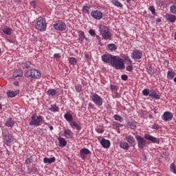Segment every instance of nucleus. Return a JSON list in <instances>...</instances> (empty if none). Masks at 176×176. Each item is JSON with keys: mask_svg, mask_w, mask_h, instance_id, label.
<instances>
[{"mask_svg": "<svg viewBox=\"0 0 176 176\" xmlns=\"http://www.w3.org/2000/svg\"><path fill=\"white\" fill-rule=\"evenodd\" d=\"M156 21H157V23H162V19H157Z\"/></svg>", "mask_w": 176, "mask_h": 176, "instance_id": "nucleus-59", "label": "nucleus"}, {"mask_svg": "<svg viewBox=\"0 0 176 176\" xmlns=\"http://www.w3.org/2000/svg\"><path fill=\"white\" fill-rule=\"evenodd\" d=\"M91 152L89 148H82L80 150V155L81 159H86L87 155H90Z\"/></svg>", "mask_w": 176, "mask_h": 176, "instance_id": "nucleus-15", "label": "nucleus"}, {"mask_svg": "<svg viewBox=\"0 0 176 176\" xmlns=\"http://www.w3.org/2000/svg\"><path fill=\"white\" fill-rule=\"evenodd\" d=\"M54 28L56 31H65L67 30V25L63 21H57L54 24Z\"/></svg>", "mask_w": 176, "mask_h": 176, "instance_id": "nucleus-6", "label": "nucleus"}, {"mask_svg": "<svg viewBox=\"0 0 176 176\" xmlns=\"http://www.w3.org/2000/svg\"><path fill=\"white\" fill-rule=\"evenodd\" d=\"M65 137L66 138H71L72 137V132L69 129H66L64 131Z\"/></svg>", "mask_w": 176, "mask_h": 176, "instance_id": "nucleus-30", "label": "nucleus"}, {"mask_svg": "<svg viewBox=\"0 0 176 176\" xmlns=\"http://www.w3.org/2000/svg\"><path fill=\"white\" fill-rule=\"evenodd\" d=\"M127 126H129V127H130V129H131L132 130H134L135 129V127H137L135 126V124H134V122H128Z\"/></svg>", "mask_w": 176, "mask_h": 176, "instance_id": "nucleus-40", "label": "nucleus"}, {"mask_svg": "<svg viewBox=\"0 0 176 176\" xmlns=\"http://www.w3.org/2000/svg\"><path fill=\"white\" fill-rule=\"evenodd\" d=\"M126 140L131 145H134V144H135V139L131 135H127Z\"/></svg>", "mask_w": 176, "mask_h": 176, "instance_id": "nucleus-19", "label": "nucleus"}, {"mask_svg": "<svg viewBox=\"0 0 176 176\" xmlns=\"http://www.w3.org/2000/svg\"><path fill=\"white\" fill-rule=\"evenodd\" d=\"M170 10L171 13H173V14H176V6L175 5L171 6L170 8Z\"/></svg>", "mask_w": 176, "mask_h": 176, "instance_id": "nucleus-44", "label": "nucleus"}, {"mask_svg": "<svg viewBox=\"0 0 176 176\" xmlns=\"http://www.w3.org/2000/svg\"><path fill=\"white\" fill-rule=\"evenodd\" d=\"M96 38L98 41V42H101V38L100 36L96 34Z\"/></svg>", "mask_w": 176, "mask_h": 176, "instance_id": "nucleus-55", "label": "nucleus"}, {"mask_svg": "<svg viewBox=\"0 0 176 176\" xmlns=\"http://www.w3.org/2000/svg\"><path fill=\"white\" fill-rule=\"evenodd\" d=\"M114 126H116V127H120V124L116 122V123L114 124Z\"/></svg>", "mask_w": 176, "mask_h": 176, "instance_id": "nucleus-58", "label": "nucleus"}, {"mask_svg": "<svg viewBox=\"0 0 176 176\" xmlns=\"http://www.w3.org/2000/svg\"><path fill=\"white\" fill-rule=\"evenodd\" d=\"M99 31L102 36V39L105 41H111L112 38V34L109 32V28L105 25H100L99 28Z\"/></svg>", "mask_w": 176, "mask_h": 176, "instance_id": "nucleus-2", "label": "nucleus"}, {"mask_svg": "<svg viewBox=\"0 0 176 176\" xmlns=\"http://www.w3.org/2000/svg\"><path fill=\"white\" fill-rule=\"evenodd\" d=\"M133 69V63L126 67V71H131Z\"/></svg>", "mask_w": 176, "mask_h": 176, "instance_id": "nucleus-51", "label": "nucleus"}, {"mask_svg": "<svg viewBox=\"0 0 176 176\" xmlns=\"http://www.w3.org/2000/svg\"><path fill=\"white\" fill-rule=\"evenodd\" d=\"M76 91H78V92L82 91V85H76Z\"/></svg>", "mask_w": 176, "mask_h": 176, "instance_id": "nucleus-50", "label": "nucleus"}, {"mask_svg": "<svg viewBox=\"0 0 176 176\" xmlns=\"http://www.w3.org/2000/svg\"><path fill=\"white\" fill-rule=\"evenodd\" d=\"M133 60H141L142 58V52L138 50H135L131 54Z\"/></svg>", "mask_w": 176, "mask_h": 176, "instance_id": "nucleus-8", "label": "nucleus"}, {"mask_svg": "<svg viewBox=\"0 0 176 176\" xmlns=\"http://www.w3.org/2000/svg\"><path fill=\"white\" fill-rule=\"evenodd\" d=\"M91 98L93 102H94V104H96L98 107H101V105H102V98L100 96H98V94H93L91 96Z\"/></svg>", "mask_w": 176, "mask_h": 176, "instance_id": "nucleus-7", "label": "nucleus"}, {"mask_svg": "<svg viewBox=\"0 0 176 176\" xmlns=\"http://www.w3.org/2000/svg\"><path fill=\"white\" fill-rule=\"evenodd\" d=\"M70 126H71V127L73 128L74 130H75V129H76V130H78V131L82 129V127H80V126H79V125L78 124V123H76V122H75V121H72V122H70Z\"/></svg>", "mask_w": 176, "mask_h": 176, "instance_id": "nucleus-20", "label": "nucleus"}, {"mask_svg": "<svg viewBox=\"0 0 176 176\" xmlns=\"http://www.w3.org/2000/svg\"><path fill=\"white\" fill-rule=\"evenodd\" d=\"M152 129H153L154 130H159V125L154 124L152 126Z\"/></svg>", "mask_w": 176, "mask_h": 176, "instance_id": "nucleus-53", "label": "nucleus"}, {"mask_svg": "<svg viewBox=\"0 0 176 176\" xmlns=\"http://www.w3.org/2000/svg\"><path fill=\"white\" fill-rule=\"evenodd\" d=\"M111 64L116 69H124V62L118 56H113Z\"/></svg>", "mask_w": 176, "mask_h": 176, "instance_id": "nucleus-1", "label": "nucleus"}, {"mask_svg": "<svg viewBox=\"0 0 176 176\" xmlns=\"http://www.w3.org/2000/svg\"><path fill=\"white\" fill-rule=\"evenodd\" d=\"M173 118V116L170 111H166L162 115V119L164 120V122L172 120Z\"/></svg>", "mask_w": 176, "mask_h": 176, "instance_id": "nucleus-13", "label": "nucleus"}, {"mask_svg": "<svg viewBox=\"0 0 176 176\" xmlns=\"http://www.w3.org/2000/svg\"><path fill=\"white\" fill-rule=\"evenodd\" d=\"M42 116L34 115L32 116V120L30 122V126H34L35 127H38L41 126V122H42Z\"/></svg>", "mask_w": 176, "mask_h": 176, "instance_id": "nucleus-5", "label": "nucleus"}, {"mask_svg": "<svg viewBox=\"0 0 176 176\" xmlns=\"http://www.w3.org/2000/svg\"><path fill=\"white\" fill-rule=\"evenodd\" d=\"M170 170L172 173H173L174 174H176V166L175 165L172 163L170 166Z\"/></svg>", "mask_w": 176, "mask_h": 176, "instance_id": "nucleus-39", "label": "nucleus"}, {"mask_svg": "<svg viewBox=\"0 0 176 176\" xmlns=\"http://www.w3.org/2000/svg\"><path fill=\"white\" fill-rule=\"evenodd\" d=\"M127 3H130V0H126Z\"/></svg>", "mask_w": 176, "mask_h": 176, "instance_id": "nucleus-64", "label": "nucleus"}, {"mask_svg": "<svg viewBox=\"0 0 176 176\" xmlns=\"http://www.w3.org/2000/svg\"><path fill=\"white\" fill-rule=\"evenodd\" d=\"M121 79H122V80H127V79H128L127 75H126V74L122 75V76H121Z\"/></svg>", "mask_w": 176, "mask_h": 176, "instance_id": "nucleus-52", "label": "nucleus"}, {"mask_svg": "<svg viewBox=\"0 0 176 176\" xmlns=\"http://www.w3.org/2000/svg\"><path fill=\"white\" fill-rule=\"evenodd\" d=\"M69 63L71 64V65H76V63H78V60H76V58L74 57H70L69 58Z\"/></svg>", "mask_w": 176, "mask_h": 176, "instance_id": "nucleus-31", "label": "nucleus"}, {"mask_svg": "<svg viewBox=\"0 0 176 176\" xmlns=\"http://www.w3.org/2000/svg\"><path fill=\"white\" fill-rule=\"evenodd\" d=\"M156 5L158 8H162V6H164L166 3H164V1H163L162 0H157Z\"/></svg>", "mask_w": 176, "mask_h": 176, "instance_id": "nucleus-37", "label": "nucleus"}, {"mask_svg": "<svg viewBox=\"0 0 176 176\" xmlns=\"http://www.w3.org/2000/svg\"><path fill=\"white\" fill-rule=\"evenodd\" d=\"M174 76H175V73H174L172 71H168V74H167L168 79L171 80L174 78Z\"/></svg>", "mask_w": 176, "mask_h": 176, "instance_id": "nucleus-36", "label": "nucleus"}, {"mask_svg": "<svg viewBox=\"0 0 176 176\" xmlns=\"http://www.w3.org/2000/svg\"><path fill=\"white\" fill-rule=\"evenodd\" d=\"M89 33L91 36H96V31L94 30L90 29Z\"/></svg>", "mask_w": 176, "mask_h": 176, "instance_id": "nucleus-47", "label": "nucleus"}, {"mask_svg": "<svg viewBox=\"0 0 176 176\" xmlns=\"http://www.w3.org/2000/svg\"><path fill=\"white\" fill-rule=\"evenodd\" d=\"M82 10L84 12V13H87V14H90V7L89 6H84L82 8Z\"/></svg>", "mask_w": 176, "mask_h": 176, "instance_id": "nucleus-38", "label": "nucleus"}, {"mask_svg": "<svg viewBox=\"0 0 176 176\" xmlns=\"http://www.w3.org/2000/svg\"><path fill=\"white\" fill-rule=\"evenodd\" d=\"M36 30L38 31H41L43 32V31H46V28L47 27V23H46V20L45 19L40 17L36 23Z\"/></svg>", "mask_w": 176, "mask_h": 176, "instance_id": "nucleus-4", "label": "nucleus"}, {"mask_svg": "<svg viewBox=\"0 0 176 176\" xmlns=\"http://www.w3.org/2000/svg\"><path fill=\"white\" fill-rule=\"evenodd\" d=\"M107 46L109 49L111 50V52H113L116 50V49H118V47L116 46V45L113 43L109 44Z\"/></svg>", "mask_w": 176, "mask_h": 176, "instance_id": "nucleus-32", "label": "nucleus"}, {"mask_svg": "<svg viewBox=\"0 0 176 176\" xmlns=\"http://www.w3.org/2000/svg\"><path fill=\"white\" fill-rule=\"evenodd\" d=\"M122 57L124 58V60H125V61H126L128 65H131V64H133V60H131L130 56L123 54Z\"/></svg>", "mask_w": 176, "mask_h": 176, "instance_id": "nucleus-24", "label": "nucleus"}, {"mask_svg": "<svg viewBox=\"0 0 176 176\" xmlns=\"http://www.w3.org/2000/svg\"><path fill=\"white\" fill-rule=\"evenodd\" d=\"M112 58H113V56L111 54H104L102 56V60L104 63H107V64H111L112 62Z\"/></svg>", "mask_w": 176, "mask_h": 176, "instance_id": "nucleus-14", "label": "nucleus"}, {"mask_svg": "<svg viewBox=\"0 0 176 176\" xmlns=\"http://www.w3.org/2000/svg\"><path fill=\"white\" fill-rule=\"evenodd\" d=\"M110 89H111V90H112V91H113L114 90H118L119 89V87H118L116 85H111Z\"/></svg>", "mask_w": 176, "mask_h": 176, "instance_id": "nucleus-48", "label": "nucleus"}, {"mask_svg": "<svg viewBox=\"0 0 176 176\" xmlns=\"http://www.w3.org/2000/svg\"><path fill=\"white\" fill-rule=\"evenodd\" d=\"M43 162L45 164L48 163L49 164H52V163H54V162H56V157H50V158L44 157Z\"/></svg>", "mask_w": 176, "mask_h": 176, "instance_id": "nucleus-21", "label": "nucleus"}, {"mask_svg": "<svg viewBox=\"0 0 176 176\" xmlns=\"http://www.w3.org/2000/svg\"><path fill=\"white\" fill-rule=\"evenodd\" d=\"M13 76L14 78H21L23 76V71L19 70V74L17 72L14 73Z\"/></svg>", "mask_w": 176, "mask_h": 176, "instance_id": "nucleus-41", "label": "nucleus"}, {"mask_svg": "<svg viewBox=\"0 0 176 176\" xmlns=\"http://www.w3.org/2000/svg\"><path fill=\"white\" fill-rule=\"evenodd\" d=\"M142 94H143V96H150V94H151V91H149V89H144L142 91Z\"/></svg>", "mask_w": 176, "mask_h": 176, "instance_id": "nucleus-42", "label": "nucleus"}, {"mask_svg": "<svg viewBox=\"0 0 176 176\" xmlns=\"http://www.w3.org/2000/svg\"><path fill=\"white\" fill-rule=\"evenodd\" d=\"M25 78H30L31 76L33 79H41V74L38 69H32L25 72Z\"/></svg>", "mask_w": 176, "mask_h": 176, "instance_id": "nucleus-3", "label": "nucleus"}, {"mask_svg": "<svg viewBox=\"0 0 176 176\" xmlns=\"http://www.w3.org/2000/svg\"><path fill=\"white\" fill-rule=\"evenodd\" d=\"M22 67L23 69H25V68H30V67H31V62L26 61L25 63H22Z\"/></svg>", "mask_w": 176, "mask_h": 176, "instance_id": "nucleus-35", "label": "nucleus"}, {"mask_svg": "<svg viewBox=\"0 0 176 176\" xmlns=\"http://www.w3.org/2000/svg\"><path fill=\"white\" fill-rule=\"evenodd\" d=\"M26 164H30V163H32V157H28L25 160Z\"/></svg>", "mask_w": 176, "mask_h": 176, "instance_id": "nucleus-49", "label": "nucleus"}, {"mask_svg": "<svg viewBox=\"0 0 176 176\" xmlns=\"http://www.w3.org/2000/svg\"><path fill=\"white\" fill-rule=\"evenodd\" d=\"M47 94L50 97H53V96H56L57 94V90L54 89H50L47 91Z\"/></svg>", "mask_w": 176, "mask_h": 176, "instance_id": "nucleus-26", "label": "nucleus"}, {"mask_svg": "<svg viewBox=\"0 0 176 176\" xmlns=\"http://www.w3.org/2000/svg\"><path fill=\"white\" fill-rule=\"evenodd\" d=\"M174 38L176 41V32L175 33Z\"/></svg>", "mask_w": 176, "mask_h": 176, "instance_id": "nucleus-63", "label": "nucleus"}, {"mask_svg": "<svg viewBox=\"0 0 176 176\" xmlns=\"http://www.w3.org/2000/svg\"><path fill=\"white\" fill-rule=\"evenodd\" d=\"M149 96L151 97V98H155V100H160V95L157 94L155 90L150 91Z\"/></svg>", "mask_w": 176, "mask_h": 176, "instance_id": "nucleus-18", "label": "nucleus"}, {"mask_svg": "<svg viewBox=\"0 0 176 176\" xmlns=\"http://www.w3.org/2000/svg\"><path fill=\"white\" fill-rule=\"evenodd\" d=\"M89 107H90L91 108H94V106H93V104H91V103H89Z\"/></svg>", "mask_w": 176, "mask_h": 176, "instance_id": "nucleus-60", "label": "nucleus"}, {"mask_svg": "<svg viewBox=\"0 0 176 176\" xmlns=\"http://www.w3.org/2000/svg\"><path fill=\"white\" fill-rule=\"evenodd\" d=\"M6 126L7 127H13V126H14V120H13L12 118H9L6 122Z\"/></svg>", "mask_w": 176, "mask_h": 176, "instance_id": "nucleus-27", "label": "nucleus"}, {"mask_svg": "<svg viewBox=\"0 0 176 176\" xmlns=\"http://www.w3.org/2000/svg\"><path fill=\"white\" fill-rule=\"evenodd\" d=\"M85 58H87V60H89V56L87 54H85Z\"/></svg>", "mask_w": 176, "mask_h": 176, "instance_id": "nucleus-61", "label": "nucleus"}, {"mask_svg": "<svg viewBox=\"0 0 176 176\" xmlns=\"http://www.w3.org/2000/svg\"><path fill=\"white\" fill-rule=\"evenodd\" d=\"M59 109L56 104L51 105V107L49 109L52 112H58Z\"/></svg>", "mask_w": 176, "mask_h": 176, "instance_id": "nucleus-33", "label": "nucleus"}, {"mask_svg": "<svg viewBox=\"0 0 176 176\" xmlns=\"http://www.w3.org/2000/svg\"><path fill=\"white\" fill-rule=\"evenodd\" d=\"M144 138L147 140V141L153 142V144H160V140H159V138H155L149 134H145Z\"/></svg>", "mask_w": 176, "mask_h": 176, "instance_id": "nucleus-11", "label": "nucleus"}, {"mask_svg": "<svg viewBox=\"0 0 176 176\" xmlns=\"http://www.w3.org/2000/svg\"><path fill=\"white\" fill-rule=\"evenodd\" d=\"M148 10L151 12L152 14H156V10L153 6H151L148 8Z\"/></svg>", "mask_w": 176, "mask_h": 176, "instance_id": "nucleus-45", "label": "nucleus"}, {"mask_svg": "<svg viewBox=\"0 0 176 176\" xmlns=\"http://www.w3.org/2000/svg\"><path fill=\"white\" fill-rule=\"evenodd\" d=\"M3 32L6 34V35H12V29H10L9 27L6 26L3 29Z\"/></svg>", "mask_w": 176, "mask_h": 176, "instance_id": "nucleus-29", "label": "nucleus"}, {"mask_svg": "<svg viewBox=\"0 0 176 176\" xmlns=\"http://www.w3.org/2000/svg\"><path fill=\"white\" fill-rule=\"evenodd\" d=\"M58 142H59V144H58L59 146H61L62 148H64V146L67 145V141L63 138L60 137L58 138Z\"/></svg>", "mask_w": 176, "mask_h": 176, "instance_id": "nucleus-25", "label": "nucleus"}, {"mask_svg": "<svg viewBox=\"0 0 176 176\" xmlns=\"http://www.w3.org/2000/svg\"><path fill=\"white\" fill-rule=\"evenodd\" d=\"M64 118L67 121V122H70V123L72 122V120H74V117H72V114L71 113H65L64 115Z\"/></svg>", "mask_w": 176, "mask_h": 176, "instance_id": "nucleus-28", "label": "nucleus"}, {"mask_svg": "<svg viewBox=\"0 0 176 176\" xmlns=\"http://www.w3.org/2000/svg\"><path fill=\"white\" fill-rule=\"evenodd\" d=\"M91 16L96 20H101L102 19V12L100 10H93L91 12Z\"/></svg>", "mask_w": 176, "mask_h": 176, "instance_id": "nucleus-10", "label": "nucleus"}, {"mask_svg": "<svg viewBox=\"0 0 176 176\" xmlns=\"http://www.w3.org/2000/svg\"><path fill=\"white\" fill-rule=\"evenodd\" d=\"M14 138L12 135H5L3 136V142L6 144L8 146L12 145V142L14 141Z\"/></svg>", "mask_w": 176, "mask_h": 176, "instance_id": "nucleus-12", "label": "nucleus"}, {"mask_svg": "<svg viewBox=\"0 0 176 176\" xmlns=\"http://www.w3.org/2000/svg\"><path fill=\"white\" fill-rule=\"evenodd\" d=\"M166 20H167V21H169L170 23H175L176 21V16L174 14H166L164 16Z\"/></svg>", "mask_w": 176, "mask_h": 176, "instance_id": "nucleus-16", "label": "nucleus"}, {"mask_svg": "<svg viewBox=\"0 0 176 176\" xmlns=\"http://www.w3.org/2000/svg\"><path fill=\"white\" fill-rule=\"evenodd\" d=\"M79 37H80V42H83V41H85V39L86 41H87V38H86V36H85V32H81L79 34Z\"/></svg>", "mask_w": 176, "mask_h": 176, "instance_id": "nucleus-34", "label": "nucleus"}, {"mask_svg": "<svg viewBox=\"0 0 176 176\" xmlns=\"http://www.w3.org/2000/svg\"><path fill=\"white\" fill-rule=\"evenodd\" d=\"M53 129H54V128H53L52 126H50V130H53Z\"/></svg>", "mask_w": 176, "mask_h": 176, "instance_id": "nucleus-62", "label": "nucleus"}, {"mask_svg": "<svg viewBox=\"0 0 176 176\" xmlns=\"http://www.w3.org/2000/svg\"><path fill=\"white\" fill-rule=\"evenodd\" d=\"M120 146L125 151H129V148H130V145L126 142H120Z\"/></svg>", "mask_w": 176, "mask_h": 176, "instance_id": "nucleus-22", "label": "nucleus"}, {"mask_svg": "<svg viewBox=\"0 0 176 176\" xmlns=\"http://www.w3.org/2000/svg\"><path fill=\"white\" fill-rule=\"evenodd\" d=\"M100 144L103 148H108L109 146H111V142L106 139H102L100 141Z\"/></svg>", "mask_w": 176, "mask_h": 176, "instance_id": "nucleus-17", "label": "nucleus"}, {"mask_svg": "<svg viewBox=\"0 0 176 176\" xmlns=\"http://www.w3.org/2000/svg\"><path fill=\"white\" fill-rule=\"evenodd\" d=\"M98 133H104V129H97Z\"/></svg>", "mask_w": 176, "mask_h": 176, "instance_id": "nucleus-56", "label": "nucleus"}, {"mask_svg": "<svg viewBox=\"0 0 176 176\" xmlns=\"http://www.w3.org/2000/svg\"><path fill=\"white\" fill-rule=\"evenodd\" d=\"M38 135H43V132H42L41 129L38 130Z\"/></svg>", "mask_w": 176, "mask_h": 176, "instance_id": "nucleus-57", "label": "nucleus"}, {"mask_svg": "<svg viewBox=\"0 0 176 176\" xmlns=\"http://www.w3.org/2000/svg\"><path fill=\"white\" fill-rule=\"evenodd\" d=\"M113 118L115 120H117L118 122H122V120H123V118H122V116L117 114L114 115Z\"/></svg>", "mask_w": 176, "mask_h": 176, "instance_id": "nucleus-43", "label": "nucleus"}, {"mask_svg": "<svg viewBox=\"0 0 176 176\" xmlns=\"http://www.w3.org/2000/svg\"><path fill=\"white\" fill-rule=\"evenodd\" d=\"M54 58H60V54L59 53L54 54Z\"/></svg>", "mask_w": 176, "mask_h": 176, "instance_id": "nucleus-54", "label": "nucleus"}, {"mask_svg": "<svg viewBox=\"0 0 176 176\" xmlns=\"http://www.w3.org/2000/svg\"><path fill=\"white\" fill-rule=\"evenodd\" d=\"M17 94H19V91H8L7 92L8 97H10V98L16 97Z\"/></svg>", "mask_w": 176, "mask_h": 176, "instance_id": "nucleus-23", "label": "nucleus"}, {"mask_svg": "<svg viewBox=\"0 0 176 176\" xmlns=\"http://www.w3.org/2000/svg\"><path fill=\"white\" fill-rule=\"evenodd\" d=\"M136 140L138 141V147L140 149H143L144 148V146L146 145V140H145V139L141 136H135Z\"/></svg>", "mask_w": 176, "mask_h": 176, "instance_id": "nucleus-9", "label": "nucleus"}, {"mask_svg": "<svg viewBox=\"0 0 176 176\" xmlns=\"http://www.w3.org/2000/svg\"><path fill=\"white\" fill-rule=\"evenodd\" d=\"M113 3L115 6H117V8H123V4L118 1H115Z\"/></svg>", "mask_w": 176, "mask_h": 176, "instance_id": "nucleus-46", "label": "nucleus"}]
</instances>
